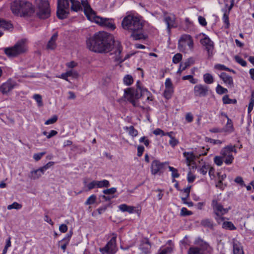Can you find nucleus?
Here are the masks:
<instances>
[{
	"mask_svg": "<svg viewBox=\"0 0 254 254\" xmlns=\"http://www.w3.org/2000/svg\"><path fill=\"white\" fill-rule=\"evenodd\" d=\"M12 12L18 16H24L33 12L32 4L24 0H16L11 5Z\"/></svg>",
	"mask_w": 254,
	"mask_h": 254,
	"instance_id": "3",
	"label": "nucleus"
},
{
	"mask_svg": "<svg viewBox=\"0 0 254 254\" xmlns=\"http://www.w3.org/2000/svg\"><path fill=\"white\" fill-rule=\"evenodd\" d=\"M22 208V205L17 203V202H14L11 204L8 205L7 206V209L8 210H11L12 209H20Z\"/></svg>",
	"mask_w": 254,
	"mask_h": 254,
	"instance_id": "43",
	"label": "nucleus"
},
{
	"mask_svg": "<svg viewBox=\"0 0 254 254\" xmlns=\"http://www.w3.org/2000/svg\"><path fill=\"white\" fill-rule=\"evenodd\" d=\"M139 250L140 251L139 254H151V245L148 238H143L141 240Z\"/></svg>",
	"mask_w": 254,
	"mask_h": 254,
	"instance_id": "13",
	"label": "nucleus"
},
{
	"mask_svg": "<svg viewBox=\"0 0 254 254\" xmlns=\"http://www.w3.org/2000/svg\"><path fill=\"white\" fill-rule=\"evenodd\" d=\"M174 92V88H165L163 93L164 98L167 100L171 99Z\"/></svg>",
	"mask_w": 254,
	"mask_h": 254,
	"instance_id": "28",
	"label": "nucleus"
},
{
	"mask_svg": "<svg viewBox=\"0 0 254 254\" xmlns=\"http://www.w3.org/2000/svg\"><path fill=\"white\" fill-rule=\"evenodd\" d=\"M57 120H58L57 116L54 115V116L52 117V118L47 120L45 122V124L46 125L53 124L55 123V122H56Z\"/></svg>",
	"mask_w": 254,
	"mask_h": 254,
	"instance_id": "54",
	"label": "nucleus"
},
{
	"mask_svg": "<svg viewBox=\"0 0 254 254\" xmlns=\"http://www.w3.org/2000/svg\"><path fill=\"white\" fill-rule=\"evenodd\" d=\"M57 15L61 19H64L69 14V0H57Z\"/></svg>",
	"mask_w": 254,
	"mask_h": 254,
	"instance_id": "6",
	"label": "nucleus"
},
{
	"mask_svg": "<svg viewBox=\"0 0 254 254\" xmlns=\"http://www.w3.org/2000/svg\"><path fill=\"white\" fill-rule=\"evenodd\" d=\"M113 237L103 248L99 249L102 254H115L117 251L116 239L117 235L113 234Z\"/></svg>",
	"mask_w": 254,
	"mask_h": 254,
	"instance_id": "8",
	"label": "nucleus"
},
{
	"mask_svg": "<svg viewBox=\"0 0 254 254\" xmlns=\"http://www.w3.org/2000/svg\"><path fill=\"white\" fill-rule=\"evenodd\" d=\"M194 244L199 246V248L200 249V252L202 251L210 254L212 251V248L210 246V245L201 238H199L197 239L195 241Z\"/></svg>",
	"mask_w": 254,
	"mask_h": 254,
	"instance_id": "18",
	"label": "nucleus"
},
{
	"mask_svg": "<svg viewBox=\"0 0 254 254\" xmlns=\"http://www.w3.org/2000/svg\"><path fill=\"white\" fill-rule=\"evenodd\" d=\"M111 41L112 37L110 35L106 32H99L87 40V47L90 51L97 53H105L111 51V54L114 55L113 57L114 61L121 63L125 61L121 55V44L118 41H114L113 49L111 50L112 46Z\"/></svg>",
	"mask_w": 254,
	"mask_h": 254,
	"instance_id": "1",
	"label": "nucleus"
},
{
	"mask_svg": "<svg viewBox=\"0 0 254 254\" xmlns=\"http://www.w3.org/2000/svg\"><path fill=\"white\" fill-rule=\"evenodd\" d=\"M223 131L227 133H231L234 130L233 123L230 119H228L225 127L223 128Z\"/></svg>",
	"mask_w": 254,
	"mask_h": 254,
	"instance_id": "27",
	"label": "nucleus"
},
{
	"mask_svg": "<svg viewBox=\"0 0 254 254\" xmlns=\"http://www.w3.org/2000/svg\"><path fill=\"white\" fill-rule=\"evenodd\" d=\"M145 92L149 94L147 89L142 88L140 86H138L135 90L132 88H127L125 90L126 98L134 107L137 106L136 100L143 96Z\"/></svg>",
	"mask_w": 254,
	"mask_h": 254,
	"instance_id": "4",
	"label": "nucleus"
},
{
	"mask_svg": "<svg viewBox=\"0 0 254 254\" xmlns=\"http://www.w3.org/2000/svg\"><path fill=\"white\" fill-rule=\"evenodd\" d=\"M222 101L224 104H236L237 100L236 99H231L229 98L228 95H226L223 96L222 98Z\"/></svg>",
	"mask_w": 254,
	"mask_h": 254,
	"instance_id": "37",
	"label": "nucleus"
},
{
	"mask_svg": "<svg viewBox=\"0 0 254 254\" xmlns=\"http://www.w3.org/2000/svg\"><path fill=\"white\" fill-rule=\"evenodd\" d=\"M133 78H132V76L130 75H128V74L126 75L124 77V79H123L124 83L127 86H129V85H131L133 83Z\"/></svg>",
	"mask_w": 254,
	"mask_h": 254,
	"instance_id": "36",
	"label": "nucleus"
},
{
	"mask_svg": "<svg viewBox=\"0 0 254 254\" xmlns=\"http://www.w3.org/2000/svg\"><path fill=\"white\" fill-rule=\"evenodd\" d=\"M169 143V144L172 147L174 148L179 144V141L178 139H176V138H175V137H171V139H170Z\"/></svg>",
	"mask_w": 254,
	"mask_h": 254,
	"instance_id": "57",
	"label": "nucleus"
},
{
	"mask_svg": "<svg viewBox=\"0 0 254 254\" xmlns=\"http://www.w3.org/2000/svg\"><path fill=\"white\" fill-rule=\"evenodd\" d=\"M44 174V171L41 168H40L38 169L31 171L29 178L33 180H36L39 178Z\"/></svg>",
	"mask_w": 254,
	"mask_h": 254,
	"instance_id": "24",
	"label": "nucleus"
},
{
	"mask_svg": "<svg viewBox=\"0 0 254 254\" xmlns=\"http://www.w3.org/2000/svg\"><path fill=\"white\" fill-rule=\"evenodd\" d=\"M140 143H143L146 146H148L149 145L150 141L148 140L146 136L141 137L139 140Z\"/></svg>",
	"mask_w": 254,
	"mask_h": 254,
	"instance_id": "59",
	"label": "nucleus"
},
{
	"mask_svg": "<svg viewBox=\"0 0 254 254\" xmlns=\"http://www.w3.org/2000/svg\"><path fill=\"white\" fill-rule=\"evenodd\" d=\"M71 4V10L74 11H78L82 9L80 2L76 0H69Z\"/></svg>",
	"mask_w": 254,
	"mask_h": 254,
	"instance_id": "26",
	"label": "nucleus"
},
{
	"mask_svg": "<svg viewBox=\"0 0 254 254\" xmlns=\"http://www.w3.org/2000/svg\"><path fill=\"white\" fill-rule=\"evenodd\" d=\"M16 85V83L14 81L9 79L0 86V92L3 94H6L13 89Z\"/></svg>",
	"mask_w": 254,
	"mask_h": 254,
	"instance_id": "14",
	"label": "nucleus"
},
{
	"mask_svg": "<svg viewBox=\"0 0 254 254\" xmlns=\"http://www.w3.org/2000/svg\"><path fill=\"white\" fill-rule=\"evenodd\" d=\"M233 254H244L243 249L238 243H234L233 244Z\"/></svg>",
	"mask_w": 254,
	"mask_h": 254,
	"instance_id": "33",
	"label": "nucleus"
},
{
	"mask_svg": "<svg viewBox=\"0 0 254 254\" xmlns=\"http://www.w3.org/2000/svg\"><path fill=\"white\" fill-rule=\"evenodd\" d=\"M215 68H216L217 69L225 70L229 71L230 72H232L233 73H235V71L233 69H230L228 67H227L226 66H225L223 64H217L215 65Z\"/></svg>",
	"mask_w": 254,
	"mask_h": 254,
	"instance_id": "44",
	"label": "nucleus"
},
{
	"mask_svg": "<svg viewBox=\"0 0 254 254\" xmlns=\"http://www.w3.org/2000/svg\"><path fill=\"white\" fill-rule=\"evenodd\" d=\"M219 77L228 87L231 88L234 86L233 80L232 76L225 72H222L220 74Z\"/></svg>",
	"mask_w": 254,
	"mask_h": 254,
	"instance_id": "21",
	"label": "nucleus"
},
{
	"mask_svg": "<svg viewBox=\"0 0 254 254\" xmlns=\"http://www.w3.org/2000/svg\"><path fill=\"white\" fill-rule=\"evenodd\" d=\"M182 79L183 80H189L190 82L192 84H195L197 81V80L195 78H194L193 77V76L191 75H188L184 76L182 77Z\"/></svg>",
	"mask_w": 254,
	"mask_h": 254,
	"instance_id": "51",
	"label": "nucleus"
},
{
	"mask_svg": "<svg viewBox=\"0 0 254 254\" xmlns=\"http://www.w3.org/2000/svg\"><path fill=\"white\" fill-rule=\"evenodd\" d=\"M194 59L192 57L188 59L184 63H182L183 64L182 70H185L187 68L194 64Z\"/></svg>",
	"mask_w": 254,
	"mask_h": 254,
	"instance_id": "34",
	"label": "nucleus"
},
{
	"mask_svg": "<svg viewBox=\"0 0 254 254\" xmlns=\"http://www.w3.org/2000/svg\"><path fill=\"white\" fill-rule=\"evenodd\" d=\"M183 156L186 158V161L188 165L193 162L196 158L198 157L192 152H184Z\"/></svg>",
	"mask_w": 254,
	"mask_h": 254,
	"instance_id": "22",
	"label": "nucleus"
},
{
	"mask_svg": "<svg viewBox=\"0 0 254 254\" xmlns=\"http://www.w3.org/2000/svg\"><path fill=\"white\" fill-rule=\"evenodd\" d=\"M227 148H223L220 151V154L222 155L223 158H225L224 161L226 165H230L233 163L234 157L232 153H230Z\"/></svg>",
	"mask_w": 254,
	"mask_h": 254,
	"instance_id": "19",
	"label": "nucleus"
},
{
	"mask_svg": "<svg viewBox=\"0 0 254 254\" xmlns=\"http://www.w3.org/2000/svg\"><path fill=\"white\" fill-rule=\"evenodd\" d=\"M83 183L85 185H86V187L88 188V190H89L97 188L96 181H95V180L93 181L92 182H91L87 184H86L87 183H86V181H84Z\"/></svg>",
	"mask_w": 254,
	"mask_h": 254,
	"instance_id": "46",
	"label": "nucleus"
},
{
	"mask_svg": "<svg viewBox=\"0 0 254 254\" xmlns=\"http://www.w3.org/2000/svg\"><path fill=\"white\" fill-rule=\"evenodd\" d=\"M117 191V189L116 188H111L105 190L103 191V193L105 194H114Z\"/></svg>",
	"mask_w": 254,
	"mask_h": 254,
	"instance_id": "58",
	"label": "nucleus"
},
{
	"mask_svg": "<svg viewBox=\"0 0 254 254\" xmlns=\"http://www.w3.org/2000/svg\"><path fill=\"white\" fill-rule=\"evenodd\" d=\"M54 163H55L54 162H49L45 165H44V166H43V167H42L41 168L42 169V170L44 171V172L45 173V172L47 169H48L50 167L52 166L54 164Z\"/></svg>",
	"mask_w": 254,
	"mask_h": 254,
	"instance_id": "63",
	"label": "nucleus"
},
{
	"mask_svg": "<svg viewBox=\"0 0 254 254\" xmlns=\"http://www.w3.org/2000/svg\"><path fill=\"white\" fill-rule=\"evenodd\" d=\"M96 200V196L95 194H92L89 196L86 201L85 202V204L86 205L94 204Z\"/></svg>",
	"mask_w": 254,
	"mask_h": 254,
	"instance_id": "42",
	"label": "nucleus"
},
{
	"mask_svg": "<svg viewBox=\"0 0 254 254\" xmlns=\"http://www.w3.org/2000/svg\"><path fill=\"white\" fill-rule=\"evenodd\" d=\"M58 36V35L57 33L52 35L47 45V48L48 49L54 50L56 48L57 46L56 41L57 40Z\"/></svg>",
	"mask_w": 254,
	"mask_h": 254,
	"instance_id": "23",
	"label": "nucleus"
},
{
	"mask_svg": "<svg viewBox=\"0 0 254 254\" xmlns=\"http://www.w3.org/2000/svg\"><path fill=\"white\" fill-rule=\"evenodd\" d=\"M234 59L237 63L243 66H246L247 62L239 56H235Z\"/></svg>",
	"mask_w": 254,
	"mask_h": 254,
	"instance_id": "49",
	"label": "nucleus"
},
{
	"mask_svg": "<svg viewBox=\"0 0 254 254\" xmlns=\"http://www.w3.org/2000/svg\"><path fill=\"white\" fill-rule=\"evenodd\" d=\"M110 186V183L107 180L96 181L97 188H108Z\"/></svg>",
	"mask_w": 254,
	"mask_h": 254,
	"instance_id": "29",
	"label": "nucleus"
},
{
	"mask_svg": "<svg viewBox=\"0 0 254 254\" xmlns=\"http://www.w3.org/2000/svg\"><path fill=\"white\" fill-rule=\"evenodd\" d=\"M168 168L169 171L172 172L171 176L173 178H178L180 177V174L178 173L177 169L170 166H168Z\"/></svg>",
	"mask_w": 254,
	"mask_h": 254,
	"instance_id": "39",
	"label": "nucleus"
},
{
	"mask_svg": "<svg viewBox=\"0 0 254 254\" xmlns=\"http://www.w3.org/2000/svg\"><path fill=\"white\" fill-rule=\"evenodd\" d=\"M203 149H204V147L200 148V150L199 151V153L198 154V155H196V156H197L198 157L197 158H198L199 156H201L206 155L207 154V151L209 150V148H206V150L205 151H203Z\"/></svg>",
	"mask_w": 254,
	"mask_h": 254,
	"instance_id": "60",
	"label": "nucleus"
},
{
	"mask_svg": "<svg viewBox=\"0 0 254 254\" xmlns=\"http://www.w3.org/2000/svg\"><path fill=\"white\" fill-rule=\"evenodd\" d=\"M200 224L204 227L212 228L213 227V221L210 219H204L201 221Z\"/></svg>",
	"mask_w": 254,
	"mask_h": 254,
	"instance_id": "30",
	"label": "nucleus"
},
{
	"mask_svg": "<svg viewBox=\"0 0 254 254\" xmlns=\"http://www.w3.org/2000/svg\"><path fill=\"white\" fill-rule=\"evenodd\" d=\"M187 254H203L200 249L197 247H190L188 251Z\"/></svg>",
	"mask_w": 254,
	"mask_h": 254,
	"instance_id": "35",
	"label": "nucleus"
},
{
	"mask_svg": "<svg viewBox=\"0 0 254 254\" xmlns=\"http://www.w3.org/2000/svg\"><path fill=\"white\" fill-rule=\"evenodd\" d=\"M201 43L205 47L208 53V55L210 57L212 55V52L214 49V43L211 39L207 36L201 40Z\"/></svg>",
	"mask_w": 254,
	"mask_h": 254,
	"instance_id": "16",
	"label": "nucleus"
},
{
	"mask_svg": "<svg viewBox=\"0 0 254 254\" xmlns=\"http://www.w3.org/2000/svg\"><path fill=\"white\" fill-rule=\"evenodd\" d=\"M127 130L128 131L129 134L132 137H135L138 134V131L132 126L127 127Z\"/></svg>",
	"mask_w": 254,
	"mask_h": 254,
	"instance_id": "40",
	"label": "nucleus"
},
{
	"mask_svg": "<svg viewBox=\"0 0 254 254\" xmlns=\"http://www.w3.org/2000/svg\"><path fill=\"white\" fill-rule=\"evenodd\" d=\"M222 228L229 230H235L236 229V227L234 226L233 223L230 221L223 222L222 223Z\"/></svg>",
	"mask_w": 254,
	"mask_h": 254,
	"instance_id": "31",
	"label": "nucleus"
},
{
	"mask_svg": "<svg viewBox=\"0 0 254 254\" xmlns=\"http://www.w3.org/2000/svg\"><path fill=\"white\" fill-rule=\"evenodd\" d=\"M167 162H161L158 160H154L152 162L151 165V172L152 175H160L165 169V166Z\"/></svg>",
	"mask_w": 254,
	"mask_h": 254,
	"instance_id": "10",
	"label": "nucleus"
},
{
	"mask_svg": "<svg viewBox=\"0 0 254 254\" xmlns=\"http://www.w3.org/2000/svg\"><path fill=\"white\" fill-rule=\"evenodd\" d=\"M205 141L210 142L213 144H221L222 141L218 139H213L210 138L206 137Z\"/></svg>",
	"mask_w": 254,
	"mask_h": 254,
	"instance_id": "52",
	"label": "nucleus"
},
{
	"mask_svg": "<svg viewBox=\"0 0 254 254\" xmlns=\"http://www.w3.org/2000/svg\"><path fill=\"white\" fill-rule=\"evenodd\" d=\"M122 28L131 33L130 36L134 40L144 39L142 33L143 25L139 17L128 15L125 17L122 22Z\"/></svg>",
	"mask_w": 254,
	"mask_h": 254,
	"instance_id": "2",
	"label": "nucleus"
},
{
	"mask_svg": "<svg viewBox=\"0 0 254 254\" xmlns=\"http://www.w3.org/2000/svg\"><path fill=\"white\" fill-rule=\"evenodd\" d=\"M72 234H73L72 231L70 230L68 232V233L66 235L65 237L63 239H62L61 241H59V243H65L68 244Z\"/></svg>",
	"mask_w": 254,
	"mask_h": 254,
	"instance_id": "38",
	"label": "nucleus"
},
{
	"mask_svg": "<svg viewBox=\"0 0 254 254\" xmlns=\"http://www.w3.org/2000/svg\"><path fill=\"white\" fill-rule=\"evenodd\" d=\"M216 92L219 95H222L228 92V90L219 84H218L216 88Z\"/></svg>",
	"mask_w": 254,
	"mask_h": 254,
	"instance_id": "41",
	"label": "nucleus"
},
{
	"mask_svg": "<svg viewBox=\"0 0 254 254\" xmlns=\"http://www.w3.org/2000/svg\"><path fill=\"white\" fill-rule=\"evenodd\" d=\"M254 106V95L252 94L251 95V98L248 106V112H251L253 109Z\"/></svg>",
	"mask_w": 254,
	"mask_h": 254,
	"instance_id": "56",
	"label": "nucleus"
},
{
	"mask_svg": "<svg viewBox=\"0 0 254 254\" xmlns=\"http://www.w3.org/2000/svg\"><path fill=\"white\" fill-rule=\"evenodd\" d=\"M204 82L206 84H212L214 82L213 76L208 73H205L203 76Z\"/></svg>",
	"mask_w": 254,
	"mask_h": 254,
	"instance_id": "32",
	"label": "nucleus"
},
{
	"mask_svg": "<svg viewBox=\"0 0 254 254\" xmlns=\"http://www.w3.org/2000/svg\"><path fill=\"white\" fill-rule=\"evenodd\" d=\"M209 88L208 86L201 84L194 86L193 88L194 95L196 97H206L208 95Z\"/></svg>",
	"mask_w": 254,
	"mask_h": 254,
	"instance_id": "12",
	"label": "nucleus"
},
{
	"mask_svg": "<svg viewBox=\"0 0 254 254\" xmlns=\"http://www.w3.org/2000/svg\"><path fill=\"white\" fill-rule=\"evenodd\" d=\"M0 28L4 30H9L12 28V25L10 22L0 18ZM2 34L3 33L0 31V37L1 36Z\"/></svg>",
	"mask_w": 254,
	"mask_h": 254,
	"instance_id": "25",
	"label": "nucleus"
},
{
	"mask_svg": "<svg viewBox=\"0 0 254 254\" xmlns=\"http://www.w3.org/2000/svg\"><path fill=\"white\" fill-rule=\"evenodd\" d=\"M211 206L213 209V213L215 215L226 214L228 213L230 208H224L222 204L220 203L216 199H213L212 200Z\"/></svg>",
	"mask_w": 254,
	"mask_h": 254,
	"instance_id": "11",
	"label": "nucleus"
},
{
	"mask_svg": "<svg viewBox=\"0 0 254 254\" xmlns=\"http://www.w3.org/2000/svg\"><path fill=\"white\" fill-rule=\"evenodd\" d=\"M209 168V165L204 163L201 167L199 169L198 171L200 174L205 175L207 174V171Z\"/></svg>",
	"mask_w": 254,
	"mask_h": 254,
	"instance_id": "45",
	"label": "nucleus"
},
{
	"mask_svg": "<svg viewBox=\"0 0 254 254\" xmlns=\"http://www.w3.org/2000/svg\"><path fill=\"white\" fill-rule=\"evenodd\" d=\"M173 246H170V247H167L164 249L162 250L161 251L163 252V253L165 254H167L169 253H172V252L173 250Z\"/></svg>",
	"mask_w": 254,
	"mask_h": 254,
	"instance_id": "62",
	"label": "nucleus"
},
{
	"mask_svg": "<svg viewBox=\"0 0 254 254\" xmlns=\"http://www.w3.org/2000/svg\"><path fill=\"white\" fill-rule=\"evenodd\" d=\"M92 21H94L101 26H105L111 30H114L116 28V26L113 19L103 18L95 15L93 17Z\"/></svg>",
	"mask_w": 254,
	"mask_h": 254,
	"instance_id": "9",
	"label": "nucleus"
},
{
	"mask_svg": "<svg viewBox=\"0 0 254 254\" xmlns=\"http://www.w3.org/2000/svg\"><path fill=\"white\" fill-rule=\"evenodd\" d=\"M81 4L84 7V12L86 17L89 20L92 21L93 17L95 15V12L86 0H82Z\"/></svg>",
	"mask_w": 254,
	"mask_h": 254,
	"instance_id": "17",
	"label": "nucleus"
},
{
	"mask_svg": "<svg viewBox=\"0 0 254 254\" xmlns=\"http://www.w3.org/2000/svg\"><path fill=\"white\" fill-rule=\"evenodd\" d=\"M182 59V55L180 53H177L173 57V63L176 64L179 63Z\"/></svg>",
	"mask_w": 254,
	"mask_h": 254,
	"instance_id": "50",
	"label": "nucleus"
},
{
	"mask_svg": "<svg viewBox=\"0 0 254 254\" xmlns=\"http://www.w3.org/2000/svg\"><path fill=\"white\" fill-rule=\"evenodd\" d=\"M45 152H41V153H36V154H34L33 155V158L36 161H39L42 157V156L45 154Z\"/></svg>",
	"mask_w": 254,
	"mask_h": 254,
	"instance_id": "61",
	"label": "nucleus"
},
{
	"mask_svg": "<svg viewBox=\"0 0 254 254\" xmlns=\"http://www.w3.org/2000/svg\"><path fill=\"white\" fill-rule=\"evenodd\" d=\"M181 215L185 216L191 215L192 212L188 210L186 208L183 207L181 210Z\"/></svg>",
	"mask_w": 254,
	"mask_h": 254,
	"instance_id": "53",
	"label": "nucleus"
},
{
	"mask_svg": "<svg viewBox=\"0 0 254 254\" xmlns=\"http://www.w3.org/2000/svg\"><path fill=\"white\" fill-rule=\"evenodd\" d=\"M67 74L68 77H72L74 78H77L79 76V74L77 71L74 69H70L67 71Z\"/></svg>",
	"mask_w": 254,
	"mask_h": 254,
	"instance_id": "48",
	"label": "nucleus"
},
{
	"mask_svg": "<svg viewBox=\"0 0 254 254\" xmlns=\"http://www.w3.org/2000/svg\"><path fill=\"white\" fill-rule=\"evenodd\" d=\"M193 42L191 37L189 35H183L179 41V47L188 46L190 49L193 48Z\"/></svg>",
	"mask_w": 254,
	"mask_h": 254,
	"instance_id": "15",
	"label": "nucleus"
},
{
	"mask_svg": "<svg viewBox=\"0 0 254 254\" xmlns=\"http://www.w3.org/2000/svg\"><path fill=\"white\" fill-rule=\"evenodd\" d=\"M224 214L215 215L214 218L218 224L224 222L225 217H223Z\"/></svg>",
	"mask_w": 254,
	"mask_h": 254,
	"instance_id": "55",
	"label": "nucleus"
},
{
	"mask_svg": "<svg viewBox=\"0 0 254 254\" xmlns=\"http://www.w3.org/2000/svg\"><path fill=\"white\" fill-rule=\"evenodd\" d=\"M195 178V176L190 172L188 174L187 180L189 183H192Z\"/></svg>",
	"mask_w": 254,
	"mask_h": 254,
	"instance_id": "64",
	"label": "nucleus"
},
{
	"mask_svg": "<svg viewBox=\"0 0 254 254\" xmlns=\"http://www.w3.org/2000/svg\"><path fill=\"white\" fill-rule=\"evenodd\" d=\"M223 157L220 156H216L214 158V162L216 165L218 166H220L223 164Z\"/></svg>",
	"mask_w": 254,
	"mask_h": 254,
	"instance_id": "47",
	"label": "nucleus"
},
{
	"mask_svg": "<svg viewBox=\"0 0 254 254\" xmlns=\"http://www.w3.org/2000/svg\"><path fill=\"white\" fill-rule=\"evenodd\" d=\"M27 50L25 43L23 41H18L13 46L4 49V53L9 58H13L24 53Z\"/></svg>",
	"mask_w": 254,
	"mask_h": 254,
	"instance_id": "5",
	"label": "nucleus"
},
{
	"mask_svg": "<svg viewBox=\"0 0 254 254\" xmlns=\"http://www.w3.org/2000/svg\"><path fill=\"white\" fill-rule=\"evenodd\" d=\"M175 16L174 15H166L164 17V21L167 25V29L169 32L172 28L175 27L176 24L175 22Z\"/></svg>",
	"mask_w": 254,
	"mask_h": 254,
	"instance_id": "20",
	"label": "nucleus"
},
{
	"mask_svg": "<svg viewBox=\"0 0 254 254\" xmlns=\"http://www.w3.org/2000/svg\"><path fill=\"white\" fill-rule=\"evenodd\" d=\"M37 14L41 19H46L50 16L51 10L49 3L46 0H39L37 3Z\"/></svg>",
	"mask_w": 254,
	"mask_h": 254,
	"instance_id": "7",
	"label": "nucleus"
}]
</instances>
